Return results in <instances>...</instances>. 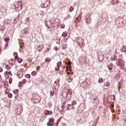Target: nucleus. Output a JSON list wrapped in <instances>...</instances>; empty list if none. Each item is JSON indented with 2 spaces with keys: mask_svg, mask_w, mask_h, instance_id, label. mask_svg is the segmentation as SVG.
<instances>
[{
  "mask_svg": "<svg viewBox=\"0 0 126 126\" xmlns=\"http://www.w3.org/2000/svg\"><path fill=\"white\" fill-rule=\"evenodd\" d=\"M65 26H64V25H61V28H62V29H64Z\"/></svg>",
  "mask_w": 126,
  "mask_h": 126,
  "instance_id": "obj_38",
  "label": "nucleus"
},
{
  "mask_svg": "<svg viewBox=\"0 0 126 126\" xmlns=\"http://www.w3.org/2000/svg\"><path fill=\"white\" fill-rule=\"evenodd\" d=\"M13 61H14V60H12Z\"/></svg>",
  "mask_w": 126,
  "mask_h": 126,
  "instance_id": "obj_54",
  "label": "nucleus"
},
{
  "mask_svg": "<svg viewBox=\"0 0 126 126\" xmlns=\"http://www.w3.org/2000/svg\"><path fill=\"white\" fill-rule=\"evenodd\" d=\"M8 97H9V98H12V94H8Z\"/></svg>",
  "mask_w": 126,
  "mask_h": 126,
  "instance_id": "obj_33",
  "label": "nucleus"
},
{
  "mask_svg": "<svg viewBox=\"0 0 126 126\" xmlns=\"http://www.w3.org/2000/svg\"><path fill=\"white\" fill-rule=\"evenodd\" d=\"M22 75H23V73H22Z\"/></svg>",
  "mask_w": 126,
  "mask_h": 126,
  "instance_id": "obj_55",
  "label": "nucleus"
},
{
  "mask_svg": "<svg viewBox=\"0 0 126 126\" xmlns=\"http://www.w3.org/2000/svg\"><path fill=\"white\" fill-rule=\"evenodd\" d=\"M44 114L46 115V116H48L49 115H53V111L46 110L44 111Z\"/></svg>",
  "mask_w": 126,
  "mask_h": 126,
  "instance_id": "obj_6",
  "label": "nucleus"
},
{
  "mask_svg": "<svg viewBox=\"0 0 126 126\" xmlns=\"http://www.w3.org/2000/svg\"><path fill=\"white\" fill-rule=\"evenodd\" d=\"M54 94H55V92L54 91H52L50 92V95H51V97H52V96H54Z\"/></svg>",
  "mask_w": 126,
  "mask_h": 126,
  "instance_id": "obj_21",
  "label": "nucleus"
},
{
  "mask_svg": "<svg viewBox=\"0 0 126 126\" xmlns=\"http://www.w3.org/2000/svg\"><path fill=\"white\" fill-rule=\"evenodd\" d=\"M53 126V124H52V126Z\"/></svg>",
  "mask_w": 126,
  "mask_h": 126,
  "instance_id": "obj_56",
  "label": "nucleus"
},
{
  "mask_svg": "<svg viewBox=\"0 0 126 126\" xmlns=\"http://www.w3.org/2000/svg\"><path fill=\"white\" fill-rule=\"evenodd\" d=\"M66 103V102H64L63 103V106H62V108H64V107H65V106H64V105H65V103Z\"/></svg>",
  "mask_w": 126,
  "mask_h": 126,
  "instance_id": "obj_37",
  "label": "nucleus"
},
{
  "mask_svg": "<svg viewBox=\"0 0 126 126\" xmlns=\"http://www.w3.org/2000/svg\"><path fill=\"white\" fill-rule=\"evenodd\" d=\"M53 25H54V23L53 22V21L49 20L45 21V26L49 29H51V28H53Z\"/></svg>",
  "mask_w": 126,
  "mask_h": 126,
  "instance_id": "obj_1",
  "label": "nucleus"
},
{
  "mask_svg": "<svg viewBox=\"0 0 126 126\" xmlns=\"http://www.w3.org/2000/svg\"><path fill=\"white\" fill-rule=\"evenodd\" d=\"M2 68H1V67H0V72H2Z\"/></svg>",
  "mask_w": 126,
  "mask_h": 126,
  "instance_id": "obj_41",
  "label": "nucleus"
},
{
  "mask_svg": "<svg viewBox=\"0 0 126 126\" xmlns=\"http://www.w3.org/2000/svg\"><path fill=\"white\" fill-rule=\"evenodd\" d=\"M23 82L24 83H26V79H24L23 80Z\"/></svg>",
  "mask_w": 126,
  "mask_h": 126,
  "instance_id": "obj_43",
  "label": "nucleus"
},
{
  "mask_svg": "<svg viewBox=\"0 0 126 126\" xmlns=\"http://www.w3.org/2000/svg\"><path fill=\"white\" fill-rule=\"evenodd\" d=\"M61 66H62V62H59L57 63V67H58V68H60V67H61Z\"/></svg>",
  "mask_w": 126,
  "mask_h": 126,
  "instance_id": "obj_12",
  "label": "nucleus"
},
{
  "mask_svg": "<svg viewBox=\"0 0 126 126\" xmlns=\"http://www.w3.org/2000/svg\"><path fill=\"white\" fill-rule=\"evenodd\" d=\"M73 80V79L71 77H70L68 79V82H71V81H72V80Z\"/></svg>",
  "mask_w": 126,
  "mask_h": 126,
  "instance_id": "obj_25",
  "label": "nucleus"
},
{
  "mask_svg": "<svg viewBox=\"0 0 126 126\" xmlns=\"http://www.w3.org/2000/svg\"><path fill=\"white\" fill-rule=\"evenodd\" d=\"M104 86H106V87H108V86H110V83L109 82H106V83H104Z\"/></svg>",
  "mask_w": 126,
  "mask_h": 126,
  "instance_id": "obj_17",
  "label": "nucleus"
},
{
  "mask_svg": "<svg viewBox=\"0 0 126 126\" xmlns=\"http://www.w3.org/2000/svg\"><path fill=\"white\" fill-rule=\"evenodd\" d=\"M98 60H99L100 62H103V61H104V54L102 53V52L98 53Z\"/></svg>",
  "mask_w": 126,
  "mask_h": 126,
  "instance_id": "obj_4",
  "label": "nucleus"
},
{
  "mask_svg": "<svg viewBox=\"0 0 126 126\" xmlns=\"http://www.w3.org/2000/svg\"><path fill=\"white\" fill-rule=\"evenodd\" d=\"M5 46H6V47H7V46H8V42H6L5 43Z\"/></svg>",
  "mask_w": 126,
  "mask_h": 126,
  "instance_id": "obj_44",
  "label": "nucleus"
},
{
  "mask_svg": "<svg viewBox=\"0 0 126 126\" xmlns=\"http://www.w3.org/2000/svg\"><path fill=\"white\" fill-rule=\"evenodd\" d=\"M121 51L123 53H126V46H123L121 48Z\"/></svg>",
  "mask_w": 126,
  "mask_h": 126,
  "instance_id": "obj_10",
  "label": "nucleus"
},
{
  "mask_svg": "<svg viewBox=\"0 0 126 126\" xmlns=\"http://www.w3.org/2000/svg\"><path fill=\"white\" fill-rule=\"evenodd\" d=\"M14 93L17 94V93H18V90H16L15 91H14Z\"/></svg>",
  "mask_w": 126,
  "mask_h": 126,
  "instance_id": "obj_35",
  "label": "nucleus"
},
{
  "mask_svg": "<svg viewBox=\"0 0 126 126\" xmlns=\"http://www.w3.org/2000/svg\"><path fill=\"white\" fill-rule=\"evenodd\" d=\"M67 109L69 111H70V110H73L74 109V106L72 104H69L67 106Z\"/></svg>",
  "mask_w": 126,
  "mask_h": 126,
  "instance_id": "obj_5",
  "label": "nucleus"
},
{
  "mask_svg": "<svg viewBox=\"0 0 126 126\" xmlns=\"http://www.w3.org/2000/svg\"><path fill=\"white\" fill-rule=\"evenodd\" d=\"M21 3V1L20 2V3Z\"/></svg>",
  "mask_w": 126,
  "mask_h": 126,
  "instance_id": "obj_53",
  "label": "nucleus"
},
{
  "mask_svg": "<svg viewBox=\"0 0 126 126\" xmlns=\"http://www.w3.org/2000/svg\"><path fill=\"white\" fill-rule=\"evenodd\" d=\"M41 64H45V62H43Z\"/></svg>",
  "mask_w": 126,
  "mask_h": 126,
  "instance_id": "obj_50",
  "label": "nucleus"
},
{
  "mask_svg": "<svg viewBox=\"0 0 126 126\" xmlns=\"http://www.w3.org/2000/svg\"><path fill=\"white\" fill-rule=\"evenodd\" d=\"M49 123H51L53 124V123L55 122V119H54V118H51L49 120Z\"/></svg>",
  "mask_w": 126,
  "mask_h": 126,
  "instance_id": "obj_13",
  "label": "nucleus"
},
{
  "mask_svg": "<svg viewBox=\"0 0 126 126\" xmlns=\"http://www.w3.org/2000/svg\"><path fill=\"white\" fill-rule=\"evenodd\" d=\"M65 96L66 100H67L68 101H70L71 99V95L68 94V93H64L62 94V97H63V98H65Z\"/></svg>",
  "mask_w": 126,
  "mask_h": 126,
  "instance_id": "obj_2",
  "label": "nucleus"
},
{
  "mask_svg": "<svg viewBox=\"0 0 126 126\" xmlns=\"http://www.w3.org/2000/svg\"><path fill=\"white\" fill-rule=\"evenodd\" d=\"M17 75H18V76H19V75H20V74L19 73V72H18V73H17Z\"/></svg>",
  "mask_w": 126,
  "mask_h": 126,
  "instance_id": "obj_46",
  "label": "nucleus"
},
{
  "mask_svg": "<svg viewBox=\"0 0 126 126\" xmlns=\"http://www.w3.org/2000/svg\"><path fill=\"white\" fill-rule=\"evenodd\" d=\"M20 71L21 72H23L24 71V70L23 68H22V69H21L20 70Z\"/></svg>",
  "mask_w": 126,
  "mask_h": 126,
  "instance_id": "obj_40",
  "label": "nucleus"
},
{
  "mask_svg": "<svg viewBox=\"0 0 126 126\" xmlns=\"http://www.w3.org/2000/svg\"><path fill=\"white\" fill-rule=\"evenodd\" d=\"M5 68L7 69H10V67H9V66H8V65H6Z\"/></svg>",
  "mask_w": 126,
  "mask_h": 126,
  "instance_id": "obj_31",
  "label": "nucleus"
},
{
  "mask_svg": "<svg viewBox=\"0 0 126 126\" xmlns=\"http://www.w3.org/2000/svg\"><path fill=\"white\" fill-rule=\"evenodd\" d=\"M26 23H28V22H29V18H27L26 19Z\"/></svg>",
  "mask_w": 126,
  "mask_h": 126,
  "instance_id": "obj_32",
  "label": "nucleus"
},
{
  "mask_svg": "<svg viewBox=\"0 0 126 126\" xmlns=\"http://www.w3.org/2000/svg\"><path fill=\"white\" fill-rule=\"evenodd\" d=\"M45 62H46V63H50L51 62V59L49 57L46 58L45 59Z\"/></svg>",
  "mask_w": 126,
  "mask_h": 126,
  "instance_id": "obj_15",
  "label": "nucleus"
},
{
  "mask_svg": "<svg viewBox=\"0 0 126 126\" xmlns=\"http://www.w3.org/2000/svg\"><path fill=\"white\" fill-rule=\"evenodd\" d=\"M41 51H42V49L38 50V52H41Z\"/></svg>",
  "mask_w": 126,
  "mask_h": 126,
  "instance_id": "obj_47",
  "label": "nucleus"
},
{
  "mask_svg": "<svg viewBox=\"0 0 126 126\" xmlns=\"http://www.w3.org/2000/svg\"><path fill=\"white\" fill-rule=\"evenodd\" d=\"M36 74H37V72H36V71H33L32 72V75H36Z\"/></svg>",
  "mask_w": 126,
  "mask_h": 126,
  "instance_id": "obj_20",
  "label": "nucleus"
},
{
  "mask_svg": "<svg viewBox=\"0 0 126 126\" xmlns=\"http://www.w3.org/2000/svg\"><path fill=\"white\" fill-rule=\"evenodd\" d=\"M39 48H40V49H41V50H43V48H44V46L43 45H40L39 46Z\"/></svg>",
  "mask_w": 126,
  "mask_h": 126,
  "instance_id": "obj_36",
  "label": "nucleus"
},
{
  "mask_svg": "<svg viewBox=\"0 0 126 126\" xmlns=\"http://www.w3.org/2000/svg\"><path fill=\"white\" fill-rule=\"evenodd\" d=\"M18 16H19V17L20 16V14H18Z\"/></svg>",
  "mask_w": 126,
  "mask_h": 126,
  "instance_id": "obj_52",
  "label": "nucleus"
},
{
  "mask_svg": "<svg viewBox=\"0 0 126 126\" xmlns=\"http://www.w3.org/2000/svg\"><path fill=\"white\" fill-rule=\"evenodd\" d=\"M41 68V67H40V66H37L36 68V69L37 70V71H39V70Z\"/></svg>",
  "mask_w": 126,
  "mask_h": 126,
  "instance_id": "obj_30",
  "label": "nucleus"
},
{
  "mask_svg": "<svg viewBox=\"0 0 126 126\" xmlns=\"http://www.w3.org/2000/svg\"><path fill=\"white\" fill-rule=\"evenodd\" d=\"M25 77H26L27 78H30V77H31V75L29 74H28L27 75H25Z\"/></svg>",
  "mask_w": 126,
  "mask_h": 126,
  "instance_id": "obj_23",
  "label": "nucleus"
},
{
  "mask_svg": "<svg viewBox=\"0 0 126 126\" xmlns=\"http://www.w3.org/2000/svg\"><path fill=\"white\" fill-rule=\"evenodd\" d=\"M9 84H11V83H12V78H10L9 79Z\"/></svg>",
  "mask_w": 126,
  "mask_h": 126,
  "instance_id": "obj_28",
  "label": "nucleus"
},
{
  "mask_svg": "<svg viewBox=\"0 0 126 126\" xmlns=\"http://www.w3.org/2000/svg\"><path fill=\"white\" fill-rule=\"evenodd\" d=\"M117 60H118V57L116 55H114V56L113 57L111 58V61H117Z\"/></svg>",
  "mask_w": 126,
  "mask_h": 126,
  "instance_id": "obj_11",
  "label": "nucleus"
},
{
  "mask_svg": "<svg viewBox=\"0 0 126 126\" xmlns=\"http://www.w3.org/2000/svg\"><path fill=\"white\" fill-rule=\"evenodd\" d=\"M19 78H22V76H19Z\"/></svg>",
  "mask_w": 126,
  "mask_h": 126,
  "instance_id": "obj_49",
  "label": "nucleus"
},
{
  "mask_svg": "<svg viewBox=\"0 0 126 126\" xmlns=\"http://www.w3.org/2000/svg\"><path fill=\"white\" fill-rule=\"evenodd\" d=\"M65 67V66H63V68H64Z\"/></svg>",
  "mask_w": 126,
  "mask_h": 126,
  "instance_id": "obj_51",
  "label": "nucleus"
},
{
  "mask_svg": "<svg viewBox=\"0 0 126 126\" xmlns=\"http://www.w3.org/2000/svg\"><path fill=\"white\" fill-rule=\"evenodd\" d=\"M73 9H74V7H70V9H69V11H70V12H71L72 11H73Z\"/></svg>",
  "mask_w": 126,
  "mask_h": 126,
  "instance_id": "obj_24",
  "label": "nucleus"
},
{
  "mask_svg": "<svg viewBox=\"0 0 126 126\" xmlns=\"http://www.w3.org/2000/svg\"><path fill=\"white\" fill-rule=\"evenodd\" d=\"M13 55L14 56H15V60H18V63H21L23 60L22 59H20L19 58V57H18V54L17 53V52H14Z\"/></svg>",
  "mask_w": 126,
  "mask_h": 126,
  "instance_id": "obj_3",
  "label": "nucleus"
},
{
  "mask_svg": "<svg viewBox=\"0 0 126 126\" xmlns=\"http://www.w3.org/2000/svg\"><path fill=\"white\" fill-rule=\"evenodd\" d=\"M108 67L109 71H112V69H113V64L110 63L109 65H108Z\"/></svg>",
  "mask_w": 126,
  "mask_h": 126,
  "instance_id": "obj_9",
  "label": "nucleus"
},
{
  "mask_svg": "<svg viewBox=\"0 0 126 126\" xmlns=\"http://www.w3.org/2000/svg\"><path fill=\"white\" fill-rule=\"evenodd\" d=\"M85 20H86V23H87L88 24L91 23V18H90V21H88V18H86Z\"/></svg>",
  "mask_w": 126,
  "mask_h": 126,
  "instance_id": "obj_14",
  "label": "nucleus"
},
{
  "mask_svg": "<svg viewBox=\"0 0 126 126\" xmlns=\"http://www.w3.org/2000/svg\"><path fill=\"white\" fill-rule=\"evenodd\" d=\"M48 2H49L50 3L51 2V1H49V0H47L46 2H45V3H44L43 4V6H42V7L43 8H44V7H48V5H49V4H48Z\"/></svg>",
  "mask_w": 126,
  "mask_h": 126,
  "instance_id": "obj_7",
  "label": "nucleus"
},
{
  "mask_svg": "<svg viewBox=\"0 0 126 126\" xmlns=\"http://www.w3.org/2000/svg\"><path fill=\"white\" fill-rule=\"evenodd\" d=\"M54 50H55V51H58V50H59V48L55 47Z\"/></svg>",
  "mask_w": 126,
  "mask_h": 126,
  "instance_id": "obj_42",
  "label": "nucleus"
},
{
  "mask_svg": "<svg viewBox=\"0 0 126 126\" xmlns=\"http://www.w3.org/2000/svg\"><path fill=\"white\" fill-rule=\"evenodd\" d=\"M63 37H66L67 36V34H66V32H64L62 34Z\"/></svg>",
  "mask_w": 126,
  "mask_h": 126,
  "instance_id": "obj_18",
  "label": "nucleus"
},
{
  "mask_svg": "<svg viewBox=\"0 0 126 126\" xmlns=\"http://www.w3.org/2000/svg\"><path fill=\"white\" fill-rule=\"evenodd\" d=\"M114 96V98H113V100H114V101H115V95H113Z\"/></svg>",
  "mask_w": 126,
  "mask_h": 126,
  "instance_id": "obj_48",
  "label": "nucleus"
},
{
  "mask_svg": "<svg viewBox=\"0 0 126 126\" xmlns=\"http://www.w3.org/2000/svg\"><path fill=\"white\" fill-rule=\"evenodd\" d=\"M16 5H18V8H20V7H21V4L19 5V2L17 3Z\"/></svg>",
  "mask_w": 126,
  "mask_h": 126,
  "instance_id": "obj_29",
  "label": "nucleus"
},
{
  "mask_svg": "<svg viewBox=\"0 0 126 126\" xmlns=\"http://www.w3.org/2000/svg\"><path fill=\"white\" fill-rule=\"evenodd\" d=\"M98 82H99V83H103V82H104V81H103V78H100L98 79Z\"/></svg>",
  "mask_w": 126,
  "mask_h": 126,
  "instance_id": "obj_19",
  "label": "nucleus"
},
{
  "mask_svg": "<svg viewBox=\"0 0 126 126\" xmlns=\"http://www.w3.org/2000/svg\"><path fill=\"white\" fill-rule=\"evenodd\" d=\"M67 93L68 94H70L71 95V94H72V92H71V91H69Z\"/></svg>",
  "mask_w": 126,
  "mask_h": 126,
  "instance_id": "obj_34",
  "label": "nucleus"
},
{
  "mask_svg": "<svg viewBox=\"0 0 126 126\" xmlns=\"http://www.w3.org/2000/svg\"><path fill=\"white\" fill-rule=\"evenodd\" d=\"M21 84H24V83L23 82V81L19 82V86L20 87H21V86H22V85H21Z\"/></svg>",
  "mask_w": 126,
  "mask_h": 126,
  "instance_id": "obj_22",
  "label": "nucleus"
},
{
  "mask_svg": "<svg viewBox=\"0 0 126 126\" xmlns=\"http://www.w3.org/2000/svg\"><path fill=\"white\" fill-rule=\"evenodd\" d=\"M10 38L8 37H5L4 39V41H5V42H6V43H7V42H9V41L10 40Z\"/></svg>",
  "mask_w": 126,
  "mask_h": 126,
  "instance_id": "obj_16",
  "label": "nucleus"
},
{
  "mask_svg": "<svg viewBox=\"0 0 126 126\" xmlns=\"http://www.w3.org/2000/svg\"><path fill=\"white\" fill-rule=\"evenodd\" d=\"M76 104V101L73 100V101L72 102L71 105H72L73 106H74Z\"/></svg>",
  "mask_w": 126,
  "mask_h": 126,
  "instance_id": "obj_27",
  "label": "nucleus"
},
{
  "mask_svg": "<svg viewBox=\"0 0 126 126\" xmlns=\"http://www.w3.org/2000/svg\"><path fill=\"white\" fill-rule=\"evenodd\" d=\"M59 69H60V68H58V67H56L55 68V70H56V71H58V70H59Z\"/></svg>",
  "mask_w": 126,
  "mask_h": 126,
  "instance_id": "obj_39",
  "label": "nucleus"
},
{
  "mask_svg": "<svg viewBox=\"0 0 126 126\" xmlns=\"http://www.w3.org/2000/svg\"><path fill=\"white\" fill-rule=\"evenodd\" d=\"M118 1H119L118 0H112L111 3H112V4H114V5H116L118 4Z\"/></svg>",
  "mask_w": 126,
  "mask_h": 126,
  "instance_id": "obj_8",
  "label": "nucleus"
},
{
  "mask_svg": "<svg viewBox=\"0 0 126 126\" xmlns=\"http://www.w3.org/2000/svg\"><path fill=\"white\" fill-rule=\"evenodd\" d=\"M47 125L48 126H53V123L49 122L47 123Z\"/></svg>",
  "mask_w": 126,
  "mask_h": 126,
  "instance_id": "obj_26",
  "label": "nucleus"
},
{
  "mask_svg": "<svg viewBox=\"0 0 126 126\" xmlns=\"http://www.w3.org/2000/svg\"><path fill=\"white\" fill-rule=\"evenodd\" d=\"M50 51V48H47V52H49Z\"/></svg>",
  "mask_w": 126,
  "mask_h": 126,
  "instance_id": "obj_45",
  "label": "nucleus"
}]
</instances>
